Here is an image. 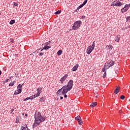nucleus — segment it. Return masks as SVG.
I'll list each match as a JSON object with an SVG mask.
<instances>
[{
	"mask_svg": "<svg viewBox=\"0 0 130 130\" xmlns=\"http://www.w3.org/2000/svg\"><path fill=\"white\" fill-rule=\"evenodd\" d=\"M35 117V122L32 124V127H37L38 125H40L41 122H43V121H45L46 119V117H42L41 115V113L38 111H36L35 114L34 115Z\"/></svg>",
	"mask_w": 130,
	"mask_h": 130,
	"instance_id": "nucleus-1",
	"label": "nucleus"
},
{
	"mask_svg": "<svg viewBox=\"0 0 130 130\" xmlns=\"http://www.w3.org/2000/svg\"><path fill=\"white\" fill-rule=\"evenodd\" d=\"M81 25H82V21L78 20L76 21L73 24L72 26V30H77L79 28L81 27Z\"/></svg>",
	"mask_w": 130,
	"mask_h": 130,
	"instance_id": "nucleus-2",
	"label": "nucleus"
},
{
	"mask_svg": "<svg viewBox=\"0 0 130 130\" xmlns=\"http://www.w3.org/2000/svg\"><path fill=\"white\" fill-rule=\"evenodd\" d=\"M94 48H95V41H93L92 45L88 46V47L87 48L86 50V53H87V54H90V53H91V52H92V51L94 50Z\"/></svg>",
	"mask_w": 130,
	"mask_h": 130,
	"instance_id": "nucleus-3",
	"label": "nucleus"
},
{
	"mask_svg": "<svg viewBox=\"0 0 130 130\" xmlns=\"http://www.w3.org/2000/svg\"><path fill=\"white\" fill-rule=\"evenodd\" d=\"M123 4L119 2V1H115L111 4V7H121Z\"/></svg>",
	"mask_w": 130,
	"mask_h": 130,
	"instance_id": "nucleus-4",
	"label": "nucleus"
},
{
	"mask_svg": "<svg viewBox=\"0 0 130 130\" xmlns=\"http://www.w3.org/2000/svg\"><path fill=\"white\" fill-rule=\"evenodd\" d=\"M73 85H74V81H73V80H70L68 82V85H67V87H68V88L70 90H72V89L73 88Z\"/></svg>",
	"mask_w": 130,
	"mask_h": 130,
	"instance_id": "nucleus-5",
	"label": "nucleus"
},
{
	"mask_svg": "<svg viewBox=\"0 0 130 130\" xmlns=\"http://www.w3.org/2000/svg\"><path fill=\"white\" fill-rule=\"evenodd\" d=\"M68 77H69V75H68V74H65L64 76H63L60 79V81L61 82V84H62L63 83V82H64L66 81V80H67V78H68Z\"/></svg>",
	"mask_w": 130,
	"mask_h": 130,
	"instance_id": "nucleus-6",
	"label": "nucleus"
},
{
	"mask_svg": "<svg viewBox=\"0 0 130 130\" xmlns=\"http://www.w3.org/2000/svg\"><path fill=\"white\" fill-rule=\"evenodd\" d=\"M107 63H108V64L109 65V66L107 68L108 69H109V68H110V67H112L113 66H114V61L109 60L107 61Z\"/></svg>",
	"mask_w": 130,
	"mask_h": 130,
	"instance_id": "nucleus-7",
	"label": "nucleus"
},
{
	"mask_svg": "<svg viewBox=\"0 0 130 130\" xmlns=\"http://www.w3.org/2000/svg\"><path fill=\"white\" fill-rule=\"evenodd\" d=\"M69 91H71V89L68 87V89H63L62 91V95H64L67 94Z\"/></svg>",
	"mask_w": 130,
	"mask_h": 130,
	"instance_id": "nucleus-8",
	"label": "nucleus"
},
{
	"mask_svg": "<svg viewBox=\"0 0 130 130\" xmlns=\"http://www.w3.org/2000/svg\"><path fill=\"white\" fill-rule=\"evenodd\" d=\"M23 84H22V85H21V84H18V85L17 86V91H19V92H22V87L23 86Z\"/></svg>",
	"mask_w": 130,
	"mask_h": 130,
	"instance_id": "nucleus-9",
	"label": "nucleus"
},
{
	"mask_svg": "<svg viewBox=\"0 0 130 130\" xmlns=\"http://www.w3.org/2000/svg\"><path fill=\"white\" fill-rule=\"evenodd\" d=\"M37 95L40 96V93H42V88H38L37 90Z\"/></svg>",
	"mask_w": 130,
	"mask_h": 130,
	"instance_id": "nucleus-10",
	"label": "nucleus"
},
{
	"mask_svg": "<svg viewBox=\"0 0 130 130\" xmlns=\"http://www.w3.org/2000/svg\"><path fill=\"white\" fill-rule=\"evenodd\" d=\"M78 68H79V64H76L72 69V72H76L77 70H78Z\"/></svg>",
	"mask_w": 130,
	"mask_h": 130,
	"instance_id": "nucleus-11",
	"label": "nucleus"
},
{
	"mask_svg": "<svg viewBox=\"0 0 130 130\" xmlns=\"http://www.w3.org/2000/svg\"><path fill=\"white\" fill-rule=\"evenodd\" d=\"M120 40V36H117L115 37V41L116 42H118V43L119 42Z\"/></svg>",
	"mask_w": 130,
	"mask_h": 130,
	"instance_id": "nucleus-12",
	"label": "nucleus"
},
{
	"mask_svg": "<svg viewBox=\"0 0 130 130\" xmlns=\"http://www.w3.org/2000/svg\"><path fill=\"white\" fill-rule=\"evenodd\" d=\"M119 89H120V87L119 86H117L116 88L114 90V93L116 95L117 93L119 92Z\"/></svg>",
	"mask_w": 130,
	"mask_h": 130,
	"instance_id": "nucleus-13",
	"label": "nucleus"
},
{
	"mask_svg": "<svg viewBox=\"0 0 130 130\" xmlns=\"http://www.w3.org/2000/svg\"><path fill=\"white\" fill-rule=\"evenodd\" d=\"M21 130H30V129L28 128V126L27 125L25 126H22L21 127Z\"/></svg>",
	"mask_w": 130,
	"mask_h": 130,
	"instance_id": "nucleus-14",
	"label": "nucleus"
},
{
	"mask_svg": "<svg viewBox=\"0 0 130 130\" xmlns=\"http://www.w3.org/2000/svg\"><path fill=\"white\" fill-rule=\"evenodd\" d=\"M96 105H97V102H93L91 105H90V107L91 108H93V107H95V106H96Z\"/></svg>",
	"mask_w": 130,
	"mask_h": 130,
	"instance_id": "nucleus-15",
	"label": "nucleus"
},
{
	"mask_svg": "<svg viewBox=\"0 0 130 130\" xmlns=\"http://www.w3.org/2000/svg\"><path fill=\"white\" fill-rule=\"evenodd\" d=\"M121 12L123 14V13H125V12H127V9H126L124 7L121 9Z\"/></svg>",
	"mask_w": 130,
	"mask_h": 130,
	"instance_id": "nucleus-16",
	"label": "nucleus"
},
{
	"mask_svg": "<svg viewBox=\"0 0 130 130\" xmlns=\"http://www.w3.org/2000/svg\"><path fill=\"white\" fill-rule=\"evenodd\" d=\"M51 46H45L43 48V49H44L45 50H47L48 49H49Z\"/></svg>",
	"mask_w": 130,
	"mask_h": 130,
	"instance_id": "nucleus-17",
	"label": "nucleus"
},
{
	"mask_svg": "<svg viewBox=\"0 0 130 130\" xmlns=\"http://www.w3.org/2000/svg\"><path fill=\"white\" fill-rule=\"evenodd\" d=\"M61 91H62V88H60V89L58 90L57 91V94H58V95H62Z\"/></svg>",
	"mask_w": 130,
	"mask_h": 130,
	"instance_id": "nucleus-18",
	"label": "nucleus"
},
{
	"mask_svg": "<svg viewBox=\"0 0 130 130\" xmlns=\"http://www.w3.org/2000/svg\"><path fill=\"white\" fill-rule=\"evenodd\" d=\"M15 23H16V21L15 20H11L10 21L9 24H10V25H14V24H15Z\"/></svg>",
	"mask_w": 130,
	"mask_h": 130,
	"instance_id": "nucleus-19",
	"label": "nucleus"
},
{
	"mask_svg": "<svg viewBox=\"0 0 130 130\" xmlns=\"http://www.w3.org/2000/svg\"><path fill=\"white\" fill-rule=\"evenodd\" d=\"M129 7H130V4L127 5V4H126L125 5V6L124 7V8L126 9H127V11L129 9Z\"/></svg>",
	"mask_w": 130,
	"mask_h": 130,
	"instance_id": "nucleus-20",
	"label": "nucleus"
},
{
	"mask_svg": "<svg viewBox=\"0 0 130 130\" xmlns=\"http://www.w3.org/2000/svg\"><path fill=\"white\" fill-rule=\"evenodd\" d=\"M62 54V50H58V52H57V54L58 56L61 55Z\"/></svg>",
	"mask_w": 130,
	"mask_h": 130,
	"instance_id": "nucleus-21",
	"label": "nucleus"
},
{
	"mask_svg": "<svg viewBox=\"0 0 130 130\" xmlns=\"http://www.w3.org/2000/svg\"><path fill=\"white\" fill-rule=\"evenodd\" d=\"M45 101V98L42 97L40 99V102H44Z\"/></svg>",
	"mask_w": 130,
	"mask_h": 130,
	"instance_id": "nucleus-22",
	"label": "nucleus"
},
{
	"mask_svg": "<svg viewBox=\"0 0 130 130\" xmlns=\"http://www.w3.org/2000/svg\"><path fill=\"white\" fill-rule=\"evenodd\" d=\"M61 13V10H59L55 12V15H59Z\"/></svg>",
	"mask_w": 130,
	"mask_h": 130,
	"instance_id": "nucleus-23",
	"label": "nucleus"
},
{
	"mask_svg": "<svg viewBox=\"0 0 130 130\" xmlns=\"http://www.w3.org/2000/svg\"><path fill=\"white\" fill-rule=\"evenodd\" d=\"M83 6H85V5L83 4L80 5L78 7H77V10H80V9H82Z\"/></svg>",
	"mask_w": 130,
	"mask_h": 130,
	"instance_id": "nucleus-24",
	"label": "nucleus"
},
{
	"mask_svg": "<svg viewBox=\"0 0 130 130\" xmlns=\"http://www.w3.org/2000/svg\"><path fill=\"white\" fill-rule=\"evenodd\" d=\"M78 122L80 125H82L83 124V122L82 121V119L78 121Z\"/></svg>",
	"mask_w": 130,
	"mask_h": 130,
	"instance_id": "nucleus-25",
	"label": "nucleus"
},
{
	"mask_svg": "<svg viewBox=\"0 0 130 130\" xmlns=\"http://www.w3.org/2000/svg\"><path fill=\"white\" fill-rule=\"evenodd\" d=\"M22 93L21 92H20L19 91H15L14 95H18L19 94H21Z\"/></svg>",
	"mask_w": 130,
	"mask_h": 130,
	"instance_id": "nucleus-26",
	"label": "nucleus"
},
{
	"mask_svg": "<svg viewBox=\"0 0 130 130\" xmlns=\"http://www.w3.org/2000/svg\"><path fill=\"white\" fill-rule=\"evenodd\" d=\"M80 119H81L80 116H77V117H75V120H78H78H79Z\"/></svg>",
	"mask_w": 130,
	"mask_h": 130,
	"instance_id": "nucleus-27",
	"label": "nucleus"
},
{
	"mask_svg": "<svg viewBox=\"0 0 130 130\" xmlns=\"http://www.w3.org/2000/svg\"><path fill=\"white\" fill-rule=\"evenodd\" d=\"M68 88H69V87L68 86V85H64L63 86H62V87L61 88L62 90L63 89H68Z\"/></svg>",
	"mask_w": 130,
	"mask_h": 130,
	"instance_id": "nucleus-28",
	"label": "nucleus"
},
{
	"mask_svg": "<svg viewBox=\"0 0 130 130\" xmlns=\"http://www.w3.org/2000/svg\"><path fill=\"white\" fill-rule=\"evenodd\" d=\"M126 22H129L130 21V16H127L126 18Z\"/></svg>",
	"mask_w": 130,
	"mask_h": 130,
	"instance_id": "nucleus-29",
	"label": "nucleus"
},
{
	"mask_svg": "<svg viewBox=\"0 0 130 130\" xmlns=\"http://www.w3.org/2000/svg\"><path fill=\"white\" fill-rule=\"evenodd\" d=\"M120 99H121V100H124V98H125V96H124V95H122L120 96Z\"/></svg>",
	"mask_w": 130,
	"mask_h": 130,
	"instance_id": "nucleus-30",
	"label": "nucleus"
},
{
	"mask_svg": "<svg viewBox=\"0 0 130 130\" xmlns=\"http://www.w3.org/2000/svg\"><path fill=\"white\" fill-rule=\"evenodd\" d=\"M51 42L49 41L48 42H46L45 43V45H46V46H47L48 45H49V44H50Z\"/></svg>",
	"mask_w": 130,
	"mask_h": 130,
	"instance_id": "nucleus-31",
	"label": "nucleus"
},
{
	"mask_svg": "<svg viewBox=\"0 0 130 130\" xmlns=\"http://www.w3.org/2000/svg\"><path fill=\"white\" fill-rule=\"evenodd\" d=\"M33 99H34V98L33 97L32 95L28 97V100H33Z\"/></svg>",
	"mask_w": 130,
	"mask_h": 130,
	"instance_id": "nucleus-32",
	"label": "nucleus"
},
{
	"mask_svg": "<svg viewBox=\"0 0 130 130\" xmlns=\"http://www.w3.org/2000/svg\"><path fill=\"white\" fill-rule=\"evenodd\" d=\"M87 3H88V0H85L84 1V2L82 3V4L85 6V5H86V4H87Z\"/></svg>",
	"mask_w": 130,
	"mask_h": 130,
	"instance_id": "nucleus-33",
	"label": "nucleus"
},
{
	"mask_svg": "<svg viewBox=\"0 0 130 130\" xmlns=\"http://www.w3.org/2000/svg\"><path fill=\"white\" fill-rule=\"evenodd\" d=\"M9 41H10V42H11V43H15V41H14V39H10L9 40Z\"/></svg>",
	"mask_w": 130,
	"mask_h": 130,
	"instance_id": "nucleus-34",
	"label": "nucleus"
},
{
	"mask_svg": "<svg viewBox=\"0 0 130 130\" xmlns=\"http://www.w3.org/2000/svg\"><path fill=\"white\" fill-rule=\"evenodd\" d=\"M32 96L34 97V99H35V98H36L37 97H39V96L38 95H37V94H34Z\"/></svg>",
	"mask_w": 130,
	"mask_h": 130,
	"instance_id": "nucleus-35",
	"label": "nucleus"
},
{
	"mask_svg": "<svg viewBox=\"0 0 130 130\" xmlns=\"http://www.w3.org/2000/svg\"><path fill=\"white\" fill-rule=\"evenodd\" d=\"M103 78H104V79H105V78H106V71H105L104 74Z\"/></svg>",
	"mask_w": 130,
	"mask_h": 130,
	"instance_id": "nucleus-36",
	"label": "nucleus"
},
{
	"mask_svg": "<svg viewBox=\"0 0 130 130\" xmlns=\"http://www.w3.org/2000/svg\"><path fill=\"white\" fill-rule=\"evenodd\" d=\"M22 100H23V101H27V100H29V98L27 97L25 99H23Z\"/></svg>",
	"mask_w": 130,
	"mask_h": 130,
	"instance_id": "nucleus-37",
	"label": "nucleus"
},
{
	"mask_svg": "<svg viewBox=\"0 0 130 130\" xmlns=\"http://www.w3.org/2000/svg\"><path fill=\"white\" fill-rule=\"evenodd\" d=\"M104 67H105L102 69V72H104L105 73V72H106V69H105V66H104Z\"/></svg>",
	"mask_w": 130,
	"mask_h": 130,
	"instance_id": "nucleus-38",
	"label": "nucleus"
},
{
	"mask_svg": "<svg viewBox=\"0 0 130 130\" xmlns=\"http://www.w3.org/2000/svg\"><path fill=\"white\" fill-rule=\"evenodd\" d=\"M108 47L109 49H110V48H113V46H112V45H109Z\"/></svg>",
	"mask_w": 130,
	"mask_h": 130,
	"instance_id": "nucleus-39",
	"label": "nucleus"
},
{
	"mask_svg": "<svg viewBox=\"0 0 130 130\" xmlns=\"http://www.w3.org/2000/svg\"><path fill=\"white\" fill-rule=\"evenodd\" d=\"M14 82H12V83H10L9 84V86H14Z\"/></svg>",
	"mask_w": 130,
	"mask_h": 130,
	"instance_id": "nucleus-40",
	"label": "nucleus"
},
{
	"mask_svg": "<svg viewBox=\"0 0 130 130\" xmlns=\"http://www.w3.org/2000/svg\"><path fill=\"white\" fill-rule=\"evenodd\" d=\"M42 55H44V53L41 52L39 53V56H42Z\"/></svg>",
	"mask_w": 130,
	"mask_h": 130,
	"instance_id": "nucleus-41",
	"label": "nucleus"
},
{
	"mask_svg": "<svg viewBox=\"0 0 130 130\" xmlns=\"http://www.w3.org/2000/svg\"><path fill=\"white\" fill-rule=\"evenodd\" d=\"M14 7H18V4H17V3H14Z\"/></svg>",
	"mask_w": 130,
	"mask_h": 130,
	"instance_id": "nucleus-42",
	"label": "nucleus"
},
{
	"mask_svg": "<svg viewBox=\"0 0 130 130\" xmlns=\"http://www.w3.org/2000/svg\"><path fill=\"white\" fill-rule=\"evenodd\" d=\"M68 98V95L66 94V93L65 94H64V98Z\"/></svg>",
	"mask_w": 130,
	"mask_h": 130,
	"instance_id": "nucleus-43",
	"label": "nucleus"
},
{
	"mask_svg": "<svg viewBox=\"0 0 130 130\" xmlns=\"http://www.w3.org/2000/svg\"><path fill=\"white\" fill-rule=\"evenodd\" d=\"M81 18H82V19H85V18H86V16H81Z\"/></svg>",
	"mask_w": 130,
	"mask_h": 130,
	"instance_id": "nucleus-44",
	"label": "nucleus"
},
{
	"mask_svg": "<svg viewBox=\"0 0 130 130\" xmlns=\"http://www.w3.org/2000/svg\"><path fill=\"white\" fill-rule=\"evenodd\" d=\"M9 82V79H7L5 81H4V83H8Z\"/></svg>",
	"mask_w": 130,
	"mask_h": 130,
	"instance_id": "nucleus-45",
	"label": "nucleus"
},
{
	"mask_svg": "<svg viewBox=\"0 0 130 130\" xmlns=\"http://www.w3.org/2000/svg\"><path fill=\"white\" fill-rule=\"evenodd\" d=\"M40 49H41V51H43V50H44L43 48V49H38V50H40Z\"/></svg>",
	"mask_w": 130,
	"mask_h": 130,
	"instance_id": "nucleus-46",
	"label": "nucleus"
},
{
	"mask_svg": "<svg viewBox=\"0 0 130 130\" xmlns=\"http://www.w3.org/2000/svg\"><path fill=\"white\" fill-rule=\"evenodd\" d=\"M14 109H12L10 111V113H13V112L14 111Z\"/></svg>",
	"mask_w": 130,
	"mask_h": 130,
	"instance_id": "nucleus-47",
	"label": "nucleus"
},
{
	"mask_svg": "<svg viewBox=\"0 0 130 130\" xmlns=\"http://www.w3.org/2000/svg\"><path fill=\"white\" fill-rule=\"evenodd\" d=\"M60 100H62V99H63V97L60 96Z\"/></svg>",
	"mask_w": 130,
	"mask_h": 130,
	"instance_id": "nucleus-48",
	"label": "nucleus"
},
{
	"mask_svg": "<svg viewBox=\"0 0 130 130\" xmlns=\"http://www.w3.org/2000/svg\"><path fill=\"white\" fill-rule=\"evenodd\" d=\"M128 28H130V25L126 27V29H128Z\"/></svg>",
	"mask_w": 130,
	"mask_h": 130,
	"instance_id": "nucleus-49",
	"label": "nucleus"
},
{
	"mask_svg": "<svg viewBox=\"0 0 130 130\" xmlns=\"http://www.w3.org/2000/svg\"><path fill=\"white\" fill-rule=\"evenodd\" d=\"M109 67V65H107V66H106L107 69Z\"/></svg>",
	"mask_w": 130,
	"mask_h": 130,
	"instance_id": "nucleus-50",
	"label": "nucleus"
},
{
	"mask_svg": "<svg viewBox=\"0 0 130 130\" xmlns=\"http://www.w3.org/2000/svg\"><path fill=\"white\" fill-rule=\"evenodd\" d=\"M2 75V71L0 70V76Z\"/></svg>",
	"mask_w": 130,
	"mask_h": 130,
	"instance_id": "nucleus-51",
	"label": "nucleus"
},
{
	"mask_svg": "<svg viewBox=\"0 0 130 130\" xmlns=\"http://www.w3.org/2000/svg\"><path fill=\"white\" fill-rule=\"evenodd\" d=\"M25 116H28V114H25Z\"/></svg>",
	"mask_w": 130,
	"mask_h": 130,
	"instance_id": "nucleus-52",
	"label": "nucleus"
},
{
	"mask_svg": "<svg viewBox=\"0 0 130 130\" xmlns=\"http://www.w3.org/2000/svg\"><path fill=\"white\" fill-rule=\"evenodd\" d=\"M77 11H79V10L76 9L75 12H77Z\"/></svg>",
	"mask_w": 130,
	"mask_h": 130,
	"instance_id": "nucleus-53",
	"label": "nucleus"
},
{
	"mask_svg": "<svg viewBox=\"0 0 130 130\" xmlns=\"http://www.w3.org/2000/svg\"><path fill=\"white\" fill-rule=\"evenodd\" d=\"M11 79H12V76H11L10 78V80H11Z\"/></svg>",
	"mask_w": 130,
	"mask_h": 130,
	"instance_id": "nucleus-54",
	"label": "nucleus"
},
{
	"mask_svg": "<svg viewBox=\"0 0 130 130\" xmlns=\"http://www.w3.org/2000/svg\"><path fill=\"white\" fill-rule=\"evenodd\" d=\"M120 1V2H122V1H123V0H119Z\"/></svg>",
	"mask_w": 130,
	"mask_h": 130,
	"instance_id": "nucleus-55",
	"label": "nucleus"
}]
</instances>
